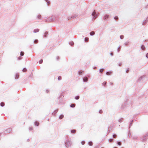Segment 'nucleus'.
Listing matches in <instances>:
<instances>
[{
	"instance_id": "obj_1",
	"label": "nucleus",
	"mask_w": 148,
	"mask_h": 148,
	"mask_svg": "<svg viewBox=\"0 0 148 148\" xmlns=\"http://www.w3.org/2000/svg\"><path fill=\"white\" fill-rule=\"evenodd\" d=\"M66 148H69L72 144V142L71 138L68 136H66L64 143Z\"/></svg>"
},
{
	"instance_id": "obj_2",
	"label": "nucleus",
	"mask_w": 148,
	"mask_h": 148,
	"mask_svg": "<svg viewBox=\"0 0 148 148\" xmlns=\"http://www.w3.org/2000/svg\"><path fill=\"white\" fill-rule=\"evenodd\" d=\"M91 15L92 16V20L94 21L98 17L99 14L96 10H94L92 12Z\"/></svg>"
},
{
	"instance_id": "obj_3",
	"label": "nucleus",
	"mask_w": 148,
	"mask_h": 148,
	"mask_svg": "<svg viewBox=\"0 0 148 148\" xmlns=\"http://www.w3.org/2000/svg\"><path fill=\"white\" fill-rule=\"evenodd\" d=\"M132 103V102L131 101L128 99L122 105L121 108L122 109H123L125 107H126L127 106V105L130 106L131 105V106H132L131 104Z\"/></svg>"
},
{
	"instance_id": "obj_4",
	"label": "nucleus",
	"mask_w": 148,
	"mask_h": 148,
	"mask_svg": "<svg viewBox=\"0 0 148 148\" xmlns=\"http://www.w3.org/2000/svg\"><path fill=\"white\" fill-rule=\"evenodd\" d=\"M64 92H62V93L60 94L59 97H58L57 98V101L59 104L60 103H62L63 102V98L64 96L62 95V94Z\"/></svg>"
},
{
	"instance_id": "obj_5",
	"label": "nucleus",
	"mask_w": 148,
	"mask_h": 148,
	"mask_svg": "<svg viewBox=\"0 0 148 148\" xmlns=\"http://www.w3.org/2000/svg\"><path fill=\"white\" fill-rule=\"evenodd\" d=\"M90 75H88L86 76H84L82 77V80L83 82H87L88 80V79L90 78Z\"/></svg>"
},
{
	"instance_id": "obj_6",
	"label": "nucleus",
	"mask_w": 148,
	"mask_h": 148,
	"mask_svg": "<svg viewBox=\"0 0 148 148\" xmlns=\"http://www.w3.org/2000/svg\"><path fill=\"white\" fill-rule=\"evenodd\" d=\"M52 17V22H56L57 21L58 19V17L56 15H52L51 16Z\"/></svg>"
},
{
	"instance_id": "obj_7",
	"label": "nucleus",
	"mask_w": 148,
	"mask_h": 148,
	"mask_svg": "<svg viewBox=\"0 0 148 148\" xmlns=\"http://www.w3.org/2000/svg\"><path fill=\"white\" fill-rule=\"evenodd\" d=\"M78 16V15L76 14H74L68 17L67 19L68 20H70L72 19L76 18Z\"/></svg>"
},
{
	"instance_id": "obj_8",
	"label": "nucleus",
	"mask_w": 148,
	"mask_h": 148,
	"mask_svg": "<svg viewBox=\"0 0 148 148\" xmlns=\"http://www.w3.org/2000/svg\"><path fill=\"white\" fill-rule=\"evenodd\" d=\"M12 131V129L11 128H8L3 132V134L5 135L8 133H10Z\"/></svg>"
},
{
	"instance_id": "obj_9",
	"label": "nucleus",
	"mask_w": 148,
	"mask_h": 148,
	"mask_svg": "<svg viewBox=\"0 0 148 148\" xmlns=\"http://www.w3.org/2000/svg\"><path fill=\"white\" fill-rule=\"evenodd\" d=\"M110 17L109 15L107 14H105L104 15L103 19L104 21H107V20Z\"/></svg>"
},
{
	"instance_id": "obj_10",
	"label": "nucleus",
	"mask_w": 148,
	"mask_h": 148,
	"mask_svg": "<svg viewBox=\"0 0 148 148\" xmlns=\"http://www.w3.org/2000/svg\"><path fill=\"white\" fill-rule=\"evenodd\" d=\"M145 75L141 76V77H140L137 80V82H139L141 81H142L143 80V78H145Z\"/></svg>"
},
{
	"instance_id": "obj_11",
	"label": "nucleus",
	"mask_w": 148,
	"mask_h": 148,
	"mask_svg": "<svg viewBox=\"0 0 148 148\" xmlns=\"http://www.w3.org/2000/svg\"><path fill=\"white\" fill-rule=\"evenodd\" d=\"M148 22V17L146 18H145L142 22L143 25H145Z\"/></svg>"
},
{
	"instance_id": "obj_12",
	"label": "nucleus",
	"mask_w": 148,
	"mask_h": 148,
	"mask_svg": "<svg viewBox=\"0 0 148 148\" xmlns=\"http://www.w3.org/2000/svg\"><path fill=\"white\" fill-rule=\"evenodd\" d=\"M45 21L48 22H52V17L51 16H50L47 18H46L45 19Z\"/></svg>"
},
{
	"instance_id": "obj_13",
	"label": "nucleus",
	"mask_w": 148,
	"mask_h": 148,
	"mask_svg": "<svg viewBox=\"0 0 148 148\" xmlns=\"http://www.w3.org/2000/svg\"><path fill=\"white\" fill-rule=\"evenodd\" d=\"M147 138L145 136V135L143 136L142 138V140H141V141L142 142H144L145 141H146L147 140Z\"/></svg>"
},
{
	"instance_id": "obj_14",
	"label": "nucleus",
	"mask_w": 148,
	"mask_h": 148,
	"mask_svg": "<svg viewBox=\"0 0 148 148\" xmlns=\"http://www.w3.org/2000/svg\"><path fill=\"white\" fill-rule=\"evenodd\" d=\"M112 73V71H108L106 73V74L107 75H111Z\"/></svg>"
},
{
	"instance_id": "obj_15",
	"label": "nucleus",
	"mask_w": 148,
	"mask_h": 148,
	"mask_svg": "<svg viewBox=\"0 0 148 148\" xmlns=\"http://www.w3.org/2000/svg\"><path fill=\"white\" fill-rule=\"evenodd\" d=\"M116 144L118 146H120L122 145V142L120 141H117L116 142Z\"/></svg>"
},
{
	"instance_id": "obj_16",
	"label": "nucleus",
	"mask_w": 148,
	"mask_h": 148,
	"mask_svg": "<svg viewBox=\"0 0 148 148\" xmlns=\"http://www.w3.org/2000/svg\"><path fill=\"white\" fill-rule=\"evenodd\" d=\"M140 49L144 51L145 49V47L143 45H141L140 46Z\"/></svg>"
},
{
	"instance_id": "obj_17",
	"label": "nucleus",
	"mask_w": 148,
	"mask_h": 148,
	"mask_svg": "<svg viewBox=\"0 0 148 148\" xmlns=\"http://www.w3.org/2000/svg\"><path fill=\"white\" fill-rule=\"evenodd\" d=\"M58 109H57L54 110V112H53L52 113V114L55 116L56 114V113L58 112Z\"/></svg>"
},
{
	"instance_id": "obj_18",
	"label": "nucleus",
	"mask_w": 148,
	"mask_h": 148,
	"mask_svg": "<svg viewBox=\"0 0 148 148\" xmlns=\"http://www.w3.org/2000/svg\"><path fill=\"white\" fill-rule=\"evenodd\" d=\"M133 120H131L130 121V125H129V129H130V128L131 126H132V125L133 124Z\"/></svg>"
},
{
	"instance_id": "obj_19",
	"label": "nucleus",
	"mask_w": 148,
	"mask_h": 148,
	"mask_svg": "<svg viewBox=\"0 0 148 148\" xmlns=\"http://www.w3.org/2000/svg\"><path fill=\"white\" fill-rule=\"evenodd\" d=\"M69 44L71 46H73L74 45V42L73 41H71L69 42Z\"/></svg>"
},
{
	"instance_id": "obj_20",
	"label": "nucleus",
	"mask_w": 148,
	"mask_h": 148,
	"mask_svg": "<svg viewBox=\"0 0 148 148\" xmlns=\"http://www.w3.org/2000/svg\"><path fill=\"white\" fill-rule=\"evenodd\" d=\"M76 132V130L74 129L71 130L70 131V132L71 134H75Z\"/></svg>"
},
{
	"instance_id": "obj_21",
	"label": "nucleus",
	"mask_w": 148,
	"mask_h": 148,
	"mask_svg": "<svg viewBox=\"0 0 148 148\" xmlns=\"http://www.w3.org/2000/svg\"><path fill=\"white\" fill-rule=\"evenodd\" d=\"M48 34V32L47 31H46L43 35V37L47 38Z\"/></svg>"
},
{
	"instance_id": "obj_22",
	"label": "nucleus",
	"mask_w": 148,
	"mask_h": 148,
	"mask_svg": "<svg viewBox=\"0 0 148 148\" xmlns=\"http://www.w3.org/2000/svg\"><path fill=\"white\" fill-rule=\"evenodd\" d=\"M114 19L116 21H117L119 19V17L117 16H115L114 17Z\"/></svg>"
},
{
	"instance_id": "obj_23",
	"label": "nucleus",
	"mask_w": 148,
	"mask_h": 148,
	"mask_svg": "<svg viewBox=\"0 0 148 148\" xmlns=\"http://www.w3.org/2000/svg\"><path fill=\"white\" fill-rule=\"evenodd\" d=\"M34 124L36 126H38L39 125V123L37 121H35L34 122Z\"/></svg>"
},
{
	"instance_id": "obj_24",
	"label": "nucleus",
	"mask_w": 148,
	"mask_h": 148,
	"mask_svg": "<svg viewBox=\"0 0 148 148\" xmlns=\"http://www.w3.org/2000/svg\"><path fill=\"white\" fill-rule=\"evenodd\" d=\"M45 1L46 3H47V6H49L50 4V2L49 0H45Z\"/></svg>"
},
{
	"instance_id": "obj_25",
	"label": "nucleus",
	"mask_w": 148,
	"mask_h": 148,
	"mask_svg": "<svg viewBox=\"0 0 148 148\" xmlns=\"http://www.w3.org/2000/svg\"><path fill=\"white\" fill-rule=\"evenodd\" d=\"M39 29H34V30L33 31V32L34 33H35L38 32H39Z\"/></svg>"
},
{
	"instance_id": "obj_26",
	"label": "nucleus",
	"mask_w": 148,
	"mask_h": 148,
	"mask_svg": "<svg viewBox=\"0 0 148 148\" xmlns=\"http://www.w3.org/2000/svg\"><path fill=\"white\" fill-rule=\"evenodd\" d=\"M88 144L90 146H92L93 145V143L92 141H89L88 143Z\"/></svg>"
},
{
	"instance_id": "obj_27",
	"label": "nucleus",
	"mask_w": 148,
	"mask_h": 148,
	"mask_svg": "<svg viewBox=\"0 0 148 148\" xmlns=\"http://www.w3.org/2000/svg\"><path fill=\"white\" fill-rule=\"evenodd\" d=\"M19 74L18 73H16L15 75V78L16 79H17L19 78Z\"/></svg>"
},
{
	"instance_id": "obj_28",
	"label": "nucleus",
	"mask_w": 148,
	"mask_h": 148,
	"mask_svg": "<svg viewBox=\"0 0 148 148\" xmlns=\"http://www.w3.org/2000/svg\"><path fill=\"white\" fill-rule=\"evenodd\" d=\"M64 117V115L63 114H61L59 116V118L60 119H62Z\"/></svg>"
},
{
	"instance_id": "obj_29",
	"label": "nucleus",
	"mask_w": 148,
	"mask_h": 148,
	"mask_svg": "<svg viewBox=\"0 0 148 148\" xmlns=\"http://www.w3.org/2000/svg\"><path fill=\"white\" fill-rule=\"evenodd\" d=\"M89 34L90 36H93L95 34V32L94 31H92Z\"/></svg>"
},
{
	"instance_id": "obj_30",
	"label": "nucleus",
	"mask_w": 148,
	"mask_h": 148,
	"mask_svg": "<svg viewBox=\"0 0 148 148\" xmlns=\"http://www.w3.org/2000/svg\"><path fill=\"white\" fill-rule=\"evenodd\" d=\"M107 82H104L102 84V85L104 87H106V86Z\"/></svg>"
},
{
	"instance_id": "obj_31",
	"label": "nucleus",
	"mask_w": 148,
	"mask_h": 148,
	"mask_svg": "<svg viewBox=\"0 0 148 148\" xmlns=\"http://www.w3.org/2000/svg\"><path fill=\"white\" fill-rule=\"evenodd\" d=\"M83 72H84V71L82 70H79L78 72V74H79L80 75H81V73H82Z\"/></svg>"
},
{
	"instance_id": "obj_32",
	"label": "nucleus",
	"mask_w": 148,
	"mask_h": 148,
	"mask_svg": "<svg viewBox=\"0 0 148 148\" xmlns=\"http://www.w3.org/2000/svg\"><path fill=\"white\" fill-rule=\"evenodd\" d=\"M75 106V104H71L70 105V107L72 108H74Z\"/></svg>"
},
{
	"instance_id": "obj_33",
	"label": "nucleus",
	"mask_w": 148,
	"mask_h": 148,
	"mask_svg": "<svg viewBox=\"0 0 148 148\" xmlns=\"http://www.w3.org/2000/svg\"><path fill=\"white\" fill-rule=\"evenodd\" d=\"M80 97L79 95H77L75 97V99L76 100H78L79 99Z\"/></svg>"
},
{
	"instance_id": "obj_34",
	"label": "nucleus",
	"mask_w": 148,
	"mask_h": 148,
	"mask_svg": "<svg viewBox=\"0 0 148 148\" xmlns=\"http://www.w3.org/2000/svg\"><path fill=\"white\" fill-rule=\"evenodd\" d=\"M111 130H112V127L111 126H110V127H108V132H110V131H111Z\"/></svg>"
},
{
	"instance_id": "obj_35",
	"label": "nucleus",
	"mask_w": 148,
	"mask_h": 148,
	"mask_svg": "<svg viewBox=\"0 0 148 148\" xmlns=\"http://www.w3.org/2000/svg\"><path fill=\"white\" fill-rule=\"evenodd\" d=\"M123 118H121L118 120V121L119 122L121 123L123 121Z\"/></svg>"
},
{
	"instance_id": "obj_36",
	"label": "nucleus",
	"mask_w": 148,
	"mask_h": 148,
	"mask_svg": "<svg viewBox=\"0 0 148 148\" xmlns=\"http://www.w3.org/2000/svg\"><path fill=\"white\" fill-rule=\"evenodd\" d=\"M104 70L105 69L104 68H101L99 70V72L100 73H101L103 72Z\"/></svg>"
},
{
	"instance_id": "obj_37",
	"label": "nucleus",
	"mask_w": 148,
	"mask_h": 148,
	"mask_svg": "<svg viewBox=\"0 0 148 148\" xmlns=\"http://www.w3.org/2000/svg\"><path fill=\"white\" fill-rule=\"evenodd\" d=\"M0 105L1 107H3L5 105V103L3 102H1V103Z\"/></svg>"
},
{
	"instance_id": "obj_38",
	"label": "nucleus",
	"mask_w": 148,
	"mask_h": 148,
	"mask_svg": "<svg viewBox=\"0 0 148 148\" xmlns=\"http://www.w3.org/2000/svg\"><path fill=\"white\" fill-rule=\"evenodd\" d=\"M22 71L23 72H25L26 71H27V69H26V68H24L23 69H22Z\"/></svg>"
},
{
	"instance_id": "obj_39",
	"label": "nucleus",
	"mask_w": 148,
	"mask_h": 148,
	"mask_svg": "<svg viewBox=\"0 0 148 148\" xmlns=\"http://www.w3.org/2000/svg\"><path fill=\"white\" fill-rule=\"evenodd\" d=\"M129 42L127 41L124 43V44L125 46H127L129 45Z\"/></svg>"
},
{
	"instance_id": "obj_40",
	"label": "nucleus",
	"mask_w": 148,
	"mask_h": 148,
	"mask_svg": "<svg viewBox=\"0 0 148 148\" xmlns=\"http://www.w3.org/2000/svg\"><path fill=\"white\" fill-rule=\"evenodd\" d=\"M24 52L23 51H21L20 53V55L21 56H23L24 55Z\"/></svg>"
},
{
	"instance_id": "obj_41",
	"label": "nucleus",
	"mask_w": 148,
	"mask_h": 148,
	"mask_svg": "<svg viewBox=\"0 0 148 148\" xmlns=\"http://www.w3.org/2000/svg\"><path fill=\"white\" fill-rule=\"evenodd\" d=\"M131 133H130V131H128V135H127V136L128 137H131Z\"/></svg>"
},
{
	"instance_id": "obj_42",
	"label": "nucleus",
	"mask_w": 148,
	"mask_h": 148,
	"mask_svg": "<svg viewBox=\"0 0 148 148\" xmlns=\"http://www.w3.org/2000/svg\"><path fill=\"white\" fill-rule=\"evenodd\" d=\"M38 42V40L37 39H35L34 41V43H37Z\"/></svg>"
},
{
	"instance_id": "obj_43",
	"label": "nucleus",
	"mask_w": 148,
	"mask_h": 148,
	"mask_svg": "<svg viewBox=\"0 0 148 148\" xmlns=\"http://www.w3.org/2000/svg\"><path fill=\"white\" fill-rule=\"evenodd\" d=\"M43 62V60L42 59H40L39 61V63L40 64H42Z\"/></svg>"
},
{
	"instance_id": "obj_44",
	"label": "nucleus",
	"mask_w": 148,
	"mask_h": 148,
	"mask_svg": "<svg viewBox=\"0 0 148 148\" xmlns=\"http://www.w3.org/2000/svg\"><path fill=\"white\" fill-rule=\"evenodd\" d=\"M124 38V36L123 35H121L120 36V38L121 39H123Z\"/></svg>"
},
{
	"instance_id": "obj_45",
	"label": "nucleus",
	"mask_w": 148,
	"mask_h": 148,
	"mask_svg": "<svg viewBox=\"0 0 148 148\" xmlns=\"http://www.w3.org/2000/svg\"><path fill=\"white\" fill-rule=\"evenodd\" d=\"M112 139H113V138L112 137V138H110V139H109L108 140L109 142H112Z\"/></svg>"
},
{
	"instance_id": "obj_46",
	"label": "nucleus",
	"mask_w": 148,
	"mask_h": 148,
	"mask_svg": "<svg viewBox=\"0 0 148 148\" xmlns=\"http://www.w3.org/2000/svg\"><path fill=\"white\" fill-rule=\"evenodd\" d=\"M117 136V135L116 134H113L112 135V137L113 138H116Z\"/></svg>"
},
{
	"instance_id": "obj_47",
	"label": "nucleus",
	"mask_w": 148,
	"mask_h": 148,
	"mask_svg": "<svg viewBox=\"0 0 148 148\" xmlns=\"http://www.w3.org/2000/svg\"><path fill=\"white\" fill-rule=\"evenodd\" d=\"M58 80H60L62 79V77L61 76H59L58 78Z\"/></svg>"
},
{
	"instance_id": "obj_48",
	"label": "nucleus",
	"mask_w": 148,
	"mask_h": 148,
	"mask_svg": "<svg viewBox=\"0 0 148 148\" xmlns=\"http://www.w3.org/2000/svg\"><path fill=\"white\" fill-rule=\"evenodd\" d=\"M81 143V144L82 145H83L85 144V142L84 140H83V141H82Z\"/></svg>"
},
{
	"instance_id": "obj_49",
	"label": "nucleus",
	"mask_w": 148,
	"mask_h": 148,
	"mask_svg": "<svg viewBox=\"0 0 148 148\" xmlns=\"http://www.w3.org/2000/svg\"><path fill=\"white\" fill-rule=\"evenodd\" d=\"M37 18L38 19H40L41 18V15L40 14H39L37 16Z\"/></svg>"
},
{
	"instance_id": "obj_50",
	"label": "nucleus",
	"mask_w": 148,
	"mask_h": 148,
	"mask_svg": "<svg viewBox=\"0 0 148 148\" xmlns=\"http://www.w3.org/2000/svg\"><path fill=\"white\" fill-rule=\"evenodd\" d=\"M89 39V38H84V40H85V41H88Z\"/></svg>"
},
{
	"instance_id": "obj_51",
	"label": "nucleus",
	"mask_w": 148,
	"mask_h": 148,
	"mask_svg": "<svg viewBox=\"0 0 148 148\" xmlns=\"http://www.w3.org/2000/svg\"><path fill=\"white\" fill-rule=\"evenodd\" d=\"M33 127H29V130H33Z\"/></svg>"
},
{
	"instance_id": "obj_52",
	"label": "nucleus",
	"mask_w": 148,
	"mask_h": 148,
	"mask_svg": "<svg viewBox=\"0 0 148 148\" xmlns=\"http://www.w3.org/2000/svg\"><path fill=\"white\" fill-rule=\"evenodd\" d=\"M32 76H33V74L32 73V72L31 74H30V75L29 76V77H32Z\"/></svg>"
},
{
	"instance_id": "obj_53",
	"label": "nucleus",
	"mask_w": 148,
	"mask_h": 148,
	"mask_svg": "<svg viewBox=\"0 0 148 148\" xmlns=\"http://www.w3.org/2000/svg\"><path fill=\"white\" fill-rule=\"evenodd\" d=\"M145 136L147 137L148 136V132L145 135Z\"/></svg>"
},
{
	"instance_id": "obj_54",
	"label": "nucleus",
	"mask_w": 148,
	"mask_h": 148,
	"mask_svg": "<svg viewBox=\"0 0 148 148\" xmlns=\"http://www.w3.org/2000/svg\"><path fill=\"white\" fill-rule=\"evenodd\" d=\"M99 112L100 114H101L103 112V111L101 110H100L99 111Z\"/></svg>"
},
{
	"instance_id": "obj_55",
	"label": "nucleus",
	"mask_w": 148,
	"mask_h": 148,
	"mask_svg": "<svg viewBox=\"0 0 148 148\" xmlns=\"http://www.w3.org/2000/svg\"><path fill=\"white\" fill-rule=\"evenodd\" d=\"M129 69H130L128 68L126 70V71H125V72L126 73H127L128 72H127V71H129Z\"/></svg>"
},
{
	"instance_id": "obj_56",
	"label": "nucleus",
	"mask_w": 148,
	"mask_h": 148,
	"mask_svg": "<svg viewBox=\"0 0 148 148\" xmlns=\"http://www.w3.org/2000/svg\"><path fill=\"white\" fill-rule=\"evenodd\" d=\"M146 57L148 58V53H147L145 55Z\"/></svg>"
},
{
	"instance_id": "obj_57",
	"label": "nucleus",
	"mask_w": 148,
	"mask_h": 148,
	"mask_svg": "<svg viewBox=\"0 0 148 148\" xmlns=\"http://www.w3.org/2000/svg\"><path fill=\"white\" fill-rule=\"evenodd\" d=\"M56 59L57 60H58L60 59V58L58 56L56 58Z\"/></svg>"
},
{
	"instance_id": "obj_58",
	"label": "nucleus",
	"mask_w": 148,
	"mask_h": 148,
	"mask_svg": "<svg viewBox=\"0 0 148 148\" xmlns=\"http://www.w3.org/2000/svg\"><path fill=\"white\" fill-rule=\"evenodd\" d=\"M122 65V63H120L118 65L119 66H121Z\"/></svg>"
},
{
	"instance_id": "obj_59",
	"label": "nucleus",
	"mask_w": 148,
	"mask_h": 148,
	"mask_svg": "<svg viewBox=\"0 0 148 148\" xmlns=\"http://www.w3.org/2000/svg\"><path fill=\"white\" fill-rule=\"evenodd\" d=\"M110 55L112 56H113V54L112 52H110Z\"/></svg>"
},
{
	"instance_id": "obj_60",
	"label": "nucleus",
	"mask_w": 148,
	"mask_h": 148,
	"mask_svg": "<svg viewBox=\"0 0 148 148\" xmlns=\"http://www.w3.org/2000/svg\"><path fill=\"white\" fill-rule=\"evenodd\" d=\"M49 92V90H46V92L47 93H48Z\"/></svg>"
},
{
	"instance_id": "obj_61",
	"label": "nucleus",
	"mask_w": 148,
	"mask_h": 148,
	"mask_svg": "<svg viewBox=\"0 0 148 148\" xmlns=\"http://www.w3.org/2000/svg\"><path fill=\"white\" fill-rule=\"evenodd\" d=\"M22 58H20L19 57L18 58V60H21L22 59Z\"/></svg>"
},
{
	"instance_id": "obj_62",
	"label": "nucleus",
	"mask_w": 148,
	"mask_h": 148,
	"mask_svg": "<svg viewBox=\"0 0 148 148\" xmlns=\"http://www.w3.org/2000/svg\"><path fill=\"white\" fill-rule=\"evenodd\" d=\"M93 68L94 69H96L97 68L96 66H94L93 67Z\"/></svg>"
},
{
	"instance_id": "obj_63",
	"label": "nucleus",
	"mask_w": 148,
	"mask_h": 148,
	"mask_svg": "<svg viewBox=\"0 0 148 148\" xmlns=\"http://www.w3.org/2000/svg\"><path fill=\"white\" fill-rule=\"evenodd\" d=\"M119 47L118 48H117V51H118V52H119V51H120V49H118V48H119Z\"/></svg>"
},
{
	"instance_id": "obj_64",
	"label": "nucleus",
	"mask_w": 148,
	"mask_h": 148,
	"mask_svg": "<svg viewBox=\"0 0 148 148\" xmlns=\"http://www.w3.org/2000/svg\"><path fill=\"white\" fill-rule=\"evenodd\" d=\"M148 8V4L146 6L145 8Z\"/></svg>"
}]
</instances>
